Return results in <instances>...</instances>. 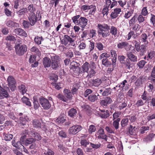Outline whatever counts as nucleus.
<instances>
[{
  "instance_id": "f257e3e1",
  "label": "nucleus",
  "mask_w": 155,
  "mask_h": 155,
  "mask_svg": "<svg viewBox=\"0 0 155 155\" xmlns=\"http://www.w3.org/2000/svg\"><path fill=\"white\" fill-rule=\"evenodd\" d=\"M97 28L98 35L104 38H106L110 35L109 30L110 29V33L115 36L117 35L118 31L117 28L114 26H112L110 28V26L106 24H98Z\"/></svg>"
},
{
  "instance_id": "f03ea898",
  "label": "nucleus",
  "mask_w": 155,
  "mask_h": 155,
  "mask_svg": "<svg viewBox=\"0 0 155 155\" xmlns=\"http://www.w3.org/2000/svg\"><path fill=\"white\" fill-rule=\"evenodd\" d=\"M15 48L16 54L20 56L23 55L27 50V47L25 44L16 43L15 46Z\"/></svg>"
},
{
  "instance_id": "7ed1b4c3",
  "label": "nucleus",
  "mask_w": 155,
  "mask_h": 155,
  "mask_svg": "<svg viewBox=\"0 0 155 155\" xmlns=\"http://www.w3.org/2000/svg\"><path fill=\"white\" fill-rule=\"evenodd\" d=\"M110 57V55L106 52L102 53L100 56V59H102V64L106 67H110L111 65H112V63H111L108 59V58Z\"/></svg>"
},
{
  "instance_id": "20e7f679",
  "label": "nucleus",
  "mask_w": 155,
  "mask_h": 155,
  "mask_svg": "<svg viewBox=\"0 0 155 155\" xmlns=\"http://www.w3.org/2000/svg\"><path fill=\"white\" fill-rule=\"evenodd\" d=\"M136 18V16L134 15L129 21V23L130 29H131L133 31H138L140 29L141 26L139 24L136 23L137 21Z\"/></svg>"
},
{
  "instance_id": "39448f33",
  "label": "nucleus",
  "mask_w": 155,
  "mask_h": 155,
  "mask_svg": "<svg viewBox=\"0 0 155 155\" xmlns=\"http://www.w3.org/2000/svg\"><path fill=\"white\" fill-rule=\"evenodd\" d=\"M75 40L68 35H64L63 38L61 40L62 44L65 45H71L73 46H75Z\"/></svg>"
},
{
  "instance_id": "423d86ee",
  "label": "nucleus",
  "mask_w": 155,
  "mask_h": 155,
  "mask_svg": "<svg viewBox=\"0 0 155 155\" xmlns=\"http://www.w3.org/2000/svg\"><path fill=\"white\" fill-rule=\"evenodd\" d=\"M24 132V133L28 134L30 137H34L36 140L39 141L41 139V137L39 134L32 130H26Z\"/></svg>"
},
{
  "instance_id": "0eeeda50",
  "label": "nucleus",
  "mask_w": 155,
  "mask_h": 155,
  "mask_svg": "<svg viewBox=\"0 0 155 155\" xmlns=\"http://www.w3.org/2000/svg\"><path fill=\"white\" fill-rule=\"evenodd\" d=\"M39 101L42 107L45 110H48L51 107V104L47 99L41 97L39 98Z\"/></svg>"
},
{
  "instance_id": "6e6552de",
  "label": "nucleus",
  "mask_w": 155,
  "mask_h": 155,
  "mask_svg": "<svg viewBox=\"0 0 155 155\" xmlns=\"http://www.w3.org/2000/svg\"><path fill=\"white\" fill-rule=\"evenodd\" d=\"M82 129V127L79 125H75L71 127L68 130L70 134L75 135L80 131Z\"/></svg>"
},
{
  "instance_id": "1a4fd4ad",
  "label": "nucleus",
  "mask_w": 155,
  "mask_h": 155,
  "mask_svg": "<svg viewBox=\"0 0 155 155\" xmlns=\"http://www.w3.org/2000/svg\"><path fill=\"white\" fill-rule=\"evenodd\" d=\"M8 85L12 91H14L16 89V82L13 77L9 76L7 79Z\"/></svg>"
},
{
  "instance_id": "9d476101",
  "label": "nucleus",
  "mask_w": 155,
  "mask_h": 155,
  "mask_svg": "<svg viewBox=\"0 0 155 155\" xmlns=\"http://www.w3.org/2000/svg\"><path fill=\"white\" fill-rule=\"evenodd\" d=\"M28 19L31 26H34L37 21L39 20L35 13H30L28 17Z\"/></svg>"
},
{
  "instance_id": "9b49d317",
  "label": "nucleus",
  "mask_w": 155,
  "mask_h": 155,
  "mask_svg": "<svg viewBox=\"0 0 155 155\" xmlns=\"http://www.w3.org/2000/svg\"><path fill=\"white\" fill-rule=\"evenodd\" d=\"M88 20L84 17H81L79 19V21L78 25L82 28V30L83 31L85 27L87 24Z\"/></svg>"
},
{
  "instance_id": "f8f14e48",
  "label": "nucleus",
  "mask_w": 155,
  "mask_h": 155,
  "mask_svg": "<svg viewBox=\"0 0 155 155\" xmlns=\"http://www.w3.org/2000/svg\"><path fill=\"white\" fill-rule=\"evenodd\" d=\"M110 54L111 56V61L112 63V66L113 68H115L117 66V54L116 51L112 50L110 51Z\"/></svg>"
},
{
  "instance_id": "ddd939ff",
  "label": "nucleus",
  "mask_w": 155,
  "mask_h": 155,
  "mask_svg": "<svg viewBox=\"0 0 155 155\" xmlns=\"http://www.w3.org/2000/svg\"><path fill=\"white\" fill-rule=\"evenodd\" d=\"M28 117L26 115H23L19 117V124L20 126L25 127L26 124V123L28 121Z\"/></svg>"
},
{
  "instance_id": "4468645a",
  "label": "nucleus",
  "mask_w": 155,
  "mask_h": 155,
  "mask_svg": "<svg viewBox=\"0 0 155 155\" xmlns=\"http://www.w3.org/2000/svg\"><path fill=\"white\" fill-rule=\"evenodd\" d=\"M124 67L128 71H131L134 67V64L133 63H131L128 59H126L125 62L124 64Z\"/></svg>"
},
{
  "instance_id": "2eb2a0df",
  "label": "nucleus",
  "mask_w": 155,
  "mask_h": 155,
  "mask_svg": "<svg viewBox=\"0 0 155 155\" xmlns=\"http://www.w3.org/2000/svg\"><path fill=\"white\" fill-rule=\"evenodd\" d=\"M14 32L16 34L21 36L26 37L27 34L25 31L21 28H17L14 30Z\"/></svg>"
},
{
  "instance_id": "dca6fc26",
  "label": "nucleus",
  "mask_w": 155,
  "mask_h": 155,
  "mask_svg": "<svg viewBox=\"0 0 155 155\" xmlns=\"http://www.w3.org/2000/svg\"><path fill=\"white\" fill-rule=\"evenodd\" d=\"M121 12L120 8H116L114 9V12H112L110 15V17L112 19L116 18L118 16V15Z\"/></svg>"
},
{
  "instance_id": "f3484780",
  "label": "nucleus",
  "mask_w": 155,
  "mask_h": 155,
  "mask_svg": "<svg viewBox=\"0 0 155 155\" xmlns=\"http://www.w3.org/2000/svg\"><path fill=\"white\" fill-rule=\"evenodd\" d=\"M145 77L140 76L135 82L136 86L137 87L140 86L145 81Z\"/></svg>"
},
{
  "instance_id": "a211bd4d",
  "label": "nucleus",
  "mask_w": 155,
  "mask_h": 155,
  "mask_svg": "<svg viewBox=\"0 0 155 155\" xmlns=\"http://www.w3.org/2000/svg\"><path fill=\"white\" fill-rule=\"evenodd\" d=\"M127 55L128 58L131 61L135 62L137 61V57L133 54L131 52H128L127 53Z\"/></svg>"
},
{
  "instance_id": "6ab92c4d",
  "label": "nucleus",
  "mask_w": 155,
  "mask_h": 155,
  "mask_svg": "<svg viewBox=\"0 0 155 155\" xmlns=\"http://www.w3.org/2000/svg\"><path fill=\"white\" fill-rule=\"evenodd\" d=\"M63 93L65 97L67 99L71 100L72 97V93L70 90L65 89L63 91Z\"/></svg>"
},
{
  "instance_id": "aec40b11",
  "label": "nucleus",
  "mask_w": 155,
  "mask_h": 155,
  "mask_svg": "<svg viewBox=\"0 0 155 155\" xmlns=\"http://www.w3.org/2000/svg\"><path fill=\"white\" fill-rule=\"evenodd\" d=\"M6 25L9 27H17L19 26V24L12 20H9L7 21Z\"/></svg>"
},
{
  "instance_id": "412c9836",
  "label": "nucleus",
  "mask_w": 155,
  "mask_h": 155,
  "mask_svg": "<svg viewBox=\"0 0 155 155\" xmlns=\"http://www.w3.org/2000/svg\"><path fill=\"white\" fill-rule=\"evenodd\" d=\"M43 64L45 67H48L50 66L51 61L49 58L45 57L43 59Z\"/></svg>"
},
{
  "instance_id": "4be33fe9",
  "label": "nucleus",
  "mask_w": 155,
  "mask_h": 155,
  "mask_svg": "<svg viewBox=\"0 0 155 155\" xmlns=\"http://www.w3.org/2000/svg\"><path fill=\"white\" fill-rule=\"evenodd\" d=\"M112 102V100L110 97H107L104 100L101 101V105L106 106L107 104H110Z\"/></svg>"
},
{
  "instance_id": "5701e85b",
  "label": "nucleus",
  "mask_w": 155,
  "mask_h": 155,
  "mask_svg": "<svg viewBox=\"0 0 155 155\" xmlns=\"http://www.w3.org/2000/svg\"><path fill=\"white\" fill-rule=\"evenodd\" d=\"M27 9V12H29L30 13H35L34 12L36 11V7L33 4H31L28 5L26 8Z\"/></svg>"
},
{
  "instance_id": "b1692460",
  "label": "nucleus",
  "mask_w": 155,
  "mask_h": 155,
  "mask_svg": "<svg viewBox=\"0 0 155 155\" xmlns=\"http://www.w3.org/2000/svg\"><path fill=\"white\" fill-rule=\"evenodd\" d=\"M77 113V110L76 109L72 108L71 109L68 111V114L69 116L71 117H76Z\"/></svg>"
},
{
  "instance_id": "393cba45",
  "label": "nucleus",
  "mask_w": 155,
  "mask_h": 155,
  "mask_svg": "<svg viewBox=\"0 0 155 155\" xmlns=\"http://www.w3.org/2000/svg\"><path fill=\"white\" fill-rule=\"evenodd\" d=\"M0 93L3 96V99L4 98H8L9 97L8 93L7 91L0 86Z\"/></svg>"
},
{
  "instance_id": "a878e982",
  "label": "nucleus",
  "mask_w": 155,
  "mask_h": 155,
  "mask_svg": "<svg viewBox=\"0 0 155 155\" xmlns=\"http://www.w3.org/2000/svg\"><path fill=\"white\" fill-rule=\"evenodd\" d=\"M101 113L100 114V116L103 118H106L110 116L109 111L107 110H101Z\"/></svg>"
},
{
  "instance_id": "bb28decb",
  "label": "nucleus",
  "mask_w": 155,
  "mask_h": 155,
  "mask_svg": "<svg viewBox=\"0 0 155 155\" xmlns=\"http://www.w3.org/2000/svg\"><path fill=\"white\" fill-rule=\"evenodd\" d=\"M148 36L145 33H143L140 36V38L141 41L144 43V44L148 45V41H147Z\"/></svg>"
},
{
  "instance_id": "cd10ccee",
  "label": "nucleus",
  "mask_w": 155,
  "mask_h": 155,
  "mask_svg": "<svg viewBox=\"0 0 155 155\" xmlns=\"http://www.w3.org/2000/svg\"><path fill=\"white\" fill-rule=\"evenodd\" d=\"M4 140L6 141H10L13 138V136L12 134L4 133L3 134Z\"/></svg>"
},
{
  "instance_id": "c85d7f7f",
  "label": "nucleus",
  "mask_w": 155,
  "mask_h": 155,
  "mask_svg": "<svg viewBox=\"0 0 155 155\" xmlns=\"http://www.w3.org/2000/svg\"><path fill=\"white\" fill-rule=\"evenodd\" d=\"M51 59L52 62H60L62 61L59 57L54 54H52V55H51Z\"/></svg>"
},
{
  "instance_id": "c756f323",
  "label": "nucleus",
  "mask_w": 155,
  "mask_h": 155,
  "mask_svg": "<svg viewBox=\"0 0 155 155\" xmlns=\"http://www.w3.org/2000/svg\"><path fill=\"white\" fill-rule=\"evenodd\" d=\"M154 136V134H150L143 139V141L146 143L151 141Z\"/></svg>"
},
{
  "instance_id": "7c9ffc66",
  "label": "nucleus",
  "mask_w": 155,
  "mask_h": 155,
  "mask_svg": "<svg viewBox=\"0 0 155 155\" xmlns=\"http://www.w3.org/2000/svg\"><path fill=\"white\" fill-rule=\"evenodd\" d=\"M80 65L79 63L76 62H73L71 65V69H72L75 72L76 70L79 69V66Z\"/></svg>"
},
{
  "instance_id": "2f4dec72",
  "label": "nucleus",
  "mask_w": 155,
  "mask_h": 155,
  "mask_svg": "<svg viewBox=\"0 0 155 155\" xmlns=\"http://www.w3.org/2000/svg\"><path fill=\"white\" fill-rule=\"evenodd\" d=\"M36 140L35 139L33 138H30L27 139L25 141V146H28L35 143Z\"/></svg>"
},
{
  "instance_id": "473e14b6",
  "label": "nucleus",
  "mask_w": 155,
  "mask_h": 155,
  "mask_svg": "<svg viewBox=\"0 0 155 155\" xmlns=\"http://www.w3.org/2000/svg\"><path fill=\"white\" fill-rule=\"evenodd\" d=\"M90 65L88 63L86 62L82 66V68L84 72H87L88 71Z\"/></svg>"
},
{
  "instance_id": "72a5a7b5",
  "label": "nucleus",
  "mask_w": 155,
  "mask_h": 155,
  "mask_svg": "<svg viewBox=\"0 0 155 155\" xmlns=\"http://www.w3.org/2000/svg\"><path fill=\"white\" fill-rule=\"evenodd\" d=\"M33 125L34 127L39 128L41 127V123L38 120L35 119L33 120Z\"/></svg>"
},
{
  "instance_id": "f704fd0d",
  "label": "nucleus",
  "mask_w": 155,
  "mask_h": 155,
  "mask_svg": "<svg viewBox=\"0 0 155 155\" xmlns=\"http://www.w3.org/2000/svg\"><path fill=\"white\" fill-rule=\"evenodd\" d=\"M87 99L91 102H94L97 100L98 97L95 94H91L88 96Z\"/></svg>"
},
{
  "instance_id": "c9c22d12",
  "label": "nucleus",
  "mask_w": 155,
  "mask_h": 155,
  "mask_svg": "<svg viewBox=\"0 0 155 155\" xmlns=\"http://www.w3.org/2000/svg\"><path fill=\"white\" fill-rule=\"evenodd\" d=\"M92 84L93 86L95 87H98L102 83L101 80L99 78H97L92 80Z\"/></svg>"
},
{
  "instance_id": "e433bc0d",
  "label": "nucleus",
  "mask_w": 155,
  "mask_h": 155,
  "mask_svg": "<svg viewBox=\"0 0 155 155\" xmlns=\"http://www.w3.org/2000/svg\"><path fill=\"white\" fill-rule=\"evenodd\" d=\"M27 12V9L25 8H23L21 9L17 12V13L18 16L20 17L22 15L25 14V13Z\"/></svg>"
},
{
  "instance_id": "4c0bfd02",
  "label": "nucleus",
  "mask_w": 155,
  "mask_h": 155,
  "mask_svg": "<svg viewBox=\"0 0 155 155\" xmlns=\"http://www.w3.org/2000/svg\"><path fill=\"white\" fill-rule=\"evenodd\" d=\"M124 48L127 51H129L130 50L131 48H133L134 51H135L134 50L135 47H134L132 46L131 45L129 44L126 41L125 42Z\"/></svg>"
},
{
  "instance_id": "58836bf2",
  "label": "nucleus",
  "mask_w": 155,
  "mask_h": 155,
  "mask_svg": "<svg viewBox=\"0 0 155 155\" xmlns=\"http://www.w3.org/2000/svg\"><path fill=\"white\" fill-rule=\"evenodd\" d=\"M43 39L42 36L39 37L36 36L34 38V41L36 44L38 45H39L41 44L42 41H43Z\"/></svg>"
},
{
  "instance_id": "ea45409f",
  "label": "nucleus",
  "mask_w": 155,
  "mask_h": 155,
  "mask_svg": "<svg viewBox=\"0 0 155 155\" xmlns=\"http://www.w3.org/2000/svg\"><path fill=\"white\" fill-rule=\"evenodd\" d=\"M56 97L60 100L63 102H67L68 101V100L65 97L64 95H63L61 94H59L56 96Z\"/></svg>"
},
{
  "instance_id": "a19ab883",
  "label": "nucleus",
  "mask_w": 155,
  "mask_h": 155,
  "mask_svg": "<svg viewBox=\"0 0 155 155\" xmlns=\"http://www.w3.org/2000/svg\"><path fill=\"white\" fill-rule=\"evenodd\" d=\"M148 45L144 44L141 45L140 51V55H143L144 53L146 51V47Z\"/></svg>"
},
{
  "instance_id": "79ce46f5",
  "label": "nucleus",
  "mask_w": 155,
  "mask_h": 155,
  "mask_svg": "<svg viewBox=\"0 0 155 155\" xmlns=\"http://www.w3.org/2000/svg\"><path fill=\"white\" fill-rule=\"evenodd\" d=\"M18 88L22 94H24L27 91L25 86L23 84H21L18 86Z\"/></svg>"
},
{
  "instance_id": "37998d69",
  "label": "nucleus",
  "mask_w": 155,
  "mask_h": 155,
  "mask_svg": "<svg viewBox=\"0 0 155 155\" xmlns=\"http://www.w3.org/2000/svg\"><path fill=\"white\" fill-rule=\"evenodd\" d=\"M120 118H117L116 120H115L113 122V125L116 130H117L119 128V122L120 121Z\"/></svg>"
},
{
  "instance_id": "c03bdc74",
  "label": "nucleus",
  "mask_w": 155,
  "mask_h": 155,
  "mask_svg": "<svg viewBox=\"0 0 155 155\" xmlns=\"http://www.w3.org/2000/svg\"><path fill=\"white\" fill-rule=\"evenodd\" d=\"M21 100L25 104L27 105L30 107L31 106V104L29 101V99L27 97H24L22 98Z\"/></svg>"
},
{
  "instance_id": "a18cd8bd",
  "label": "nucleus",
  "mask_w": 155,
  "mask_h": 155,
  "mask_svg": "<svg viewBox=\"0 0 155 155\" xmlns=\"http://www.w3.org/2000/svg\"><path fill=\"white\" fill-rule=\"evenodd\" d=\"M150 127L147 126H142L139 130V131L141 134L145 133L146 131L149 130Z\"/></svg>"
},
{
  "instance_id": "49530a36",
  "label": "nucleus",
  "mask_w": 155,
  "mask_h": 155,
  "mask_svg": "<svg viewBox=\"0 0 155 155\" xmlns=\"http://www.w3.org/2000/svg\"><path fill=\"white\" fill-rule=\"evenodd\" d=\"M34 108L35 110L38 109L40 106L38 99L36 98H33Z\"/></svg>"
},
{
  "instance_id": "de8ad7c7",
  "label": "nucleus",
  "mask_w": 155,
  "mask_h": 155,
  "mask_svg": "<svg viewBox=\"0 0 155 155\" xmlns=\"http://www.w3.org/2000/svg\"><path fill=\"white\" fill-rule=\"evenodd\" d=\"M45 155H54V153L50 149L47 148V150H45L44 151Z\"/></svg>"
},
{
  "instance_id": "09e8293b",
  "label": "nucleus",
  "mask_w": 155,
  "mask_h": 155,
  "mask_svg": "<svg viewBox=\"0 0 155 155\" xmlns=\"http://www.w3.org/2000/svg\"><path fill=\"white\" fill-rule=\"evenodd\" d=\"M60 62H52L51 64V67L54 70H57L60 67Z\"/></svg>"
},
{
  "instance_id": "8fccbe9b",
  "label": "nucleus",
  "mask_w": 155,
  "mask_h": 155,
  "mask_svg": "<svg viewBox=\"0 0 155 155\" xmlns=\"http://www.w3.org/2000/svg\"><path fill=\"white\" fill-rule=\"evenodd\" d=\"M80 17V15L75 16L72 18L73 22L75 25H78L79 21V19Z\"/></svg>"
},
{
  "instance_id": "3c124183",
  "label": "nucleus",
  "mask_w": 155,
  "mask_h": 155,
  "mask_svg": "<svg viewBox=\"0 0 155 155\" xmlns=\"http://www.w3.org/2000/svg\"><path fill=\"white\" fill-rule=\"evenodd\" d=\"M111 91L110 88H107L105 89L102 93V95L103 96H107L109 94H110Z\"/></svg>"
},
{
  "instance_id": "603ef678",
  "label": "nucleus",
  "mask_w": 155,
  "mask_h": 155,
  "mask_svg": "<svg viewBox=\"0 0 155 155\" xmlns=\"http://www.w3.org/2000/svg\"><path fill=\"white\" fill-rule=\"evenodd\" d=\"M134 10L131 9L129 11H127V13H126L124 15V17L125 18L128 19L132 15L133 13Z\"/></svg>"
},
{
  "instance_id": "864d4df0",
  "label": "nucleus",
  "mask_w": 155,
  "mask_h": 155,
  "mask_svg": "<svg viewBox=\"0 0 155 155\" xmlns=\"http://www.w3.org/2000/svg\"><path fill=\"white\" fill-rule=\"evenodd\" d=\"M128 122V118H125L123 119L121 121V125L122 127H124L127 126Z\"/></svg>"
},
{
  "instance_id": "5fc2aeb1",
  "label": "nucleus",
  "mask_w": 155,
  "mask_h": 155,
  "mask_svg": "<svg viewBox=\"0 0 155 155\" xmlns=\"http://www.w3.org/2000/svg\"><path fill=\"white\" fill-rule=\"evenodd\" d=\"M65 119L62 116H59L56 120V122L58 123L61 124L64 123L65 121Z\"/></svg>"
},
{
  "instance_id": "6e6d98bb",
  "label": "nucleus",
  "mask_w": 155,
  "mask_h": 155,
  "mask_svg": "<svg viewBox=\"0 0 155 155\" xmlns=\"http://www.w3.org/2000/svg\"><path fill=\"white\" fill-rule=\"evenodd\" d=\"M118 59L121 64H124L125 62L126 57L124 55L118 56Z\"/></svg>"
},
{
  "instance_id": "4d7b16f0",
  "label": "nucleus",
  "mask_w": 155,
  "mask_h": 155,
  "mask_svg": "<svg viewBox=\"0 0 155 155\" xmlns=\"http://www.w3.org/2000/svg\"><path fill=\"white\" fill-rule=\"evenodd\" d=\"M49 78L53 81L56 82L58 79V76L57 75L54 74H52L50 75Z\"/></svg>"
},
{
  "instance_id": "13d9d810",
  "label": "nucleus",
  "mask_w": 155,
  "mask_h": 155,
  "mask_svg": "<svg viewBox=\"0 0 155 155\" xmlns=\"http://www.w3.org/2000/svg\"><path fill=\"white\" fill-rule=\"evenodd\" d=\"M155 56V52L153 51H150L148 53V56L147 57V58H148L147 60H148V59L150 60L152 59Z\"/></svg>"
},
{
  "instance_id": "bf43d9fd",
  "label": "nucleus",
  "mask_w": 155,
  "mask_h": 155,
  "mask_svg": "<svg viewBox=\"0 0 155 155\" xmlns=\"http://www.w3.org/2000/svg\"><path fill=\"white\" fill-rule=\"evenodd\" d=\"M96 128L95 126L93 125H91L90 126L88 129V132L89 133L91 134L93 132L95 131Z\"/></svg>"
},
{
  "instance_id": "052dcab7",
  "label": "nucleus",
  "mask_w": 155,
  "mask_h": 155,
  "mask_svg": "<svg viewBox=\"0 0 155 155\" xmlns=\"http://www.w3.org/2000/svg\"><path fill=\"white\" fill-rule=\"evenodd\" d=\"M86 47V45L84 42L80 41V44L78 46V48L80 50L81 49H84Z\"/></svg>"
},
{
  "instance_id": "680f3d73",
  "label": "nucleus",
  "mask_w": 155,
  "mask_h": 155,
  "mask_svg": "<svg viewBox=\"0 0 155 155\" xmlns=\"http://www.w3.org/2000/svg\"><path fill=\"white\" fill-rule=\"evenodd\" d=\"M135 127H134V128H133V126L130 125L128 128V130L129 134L131 135H134L136 133L134 132V129Z\"/></svg>"
},
{
  "instance_id": "e2e57ef3",
  "label": "nucleus",
  "mask_w": 155,
  "mask_h": 155,
  "mask_svg": "<svg viewBox=\"0 0 155 155\" xmlns=\"http://www.w3.org/2000/svg\"><path fill=\"white\" fill-rule=\"evenodd\" d=\"M87 73H88L87 76H89L90 77H91L94 75L96 73V72L94 69H91V70L89 71H88Z\"/></svg>"
},
{
  "instance_id": "0e129e2a",
  "label": "nucleus",
  "mask_w": 155,
  "mask_h": 155,
  "mask_svg": "<svg viewBox=\"0 0 155 155\" xmlns=\"http://www.w3.org/2000/svg\"><path fill=\"white\" fill-rule=\"evenodd\" d=\"M81 145L84 147H86L89 144V142L86 140H82L81 141Z\"/></svg>"
},
{
  "instance_id": "69168bd1",
  "label": "nucleus",
  "mask_w": 155,
  "mask_h": 155,
  "mask_svg": "<svg viewBox=\"0 0 155 155\" xmlns=\"http://www.w3.org/2000/svg\"><path fill=\"white\" fill-rule=\"evenodd\" d=\"M96 47L100 51H101L103 49V45L101 42L97 43H96Z\"/></svg>"
},
{
  "instance_id": "338daca9",
  "label": "nucleus",
  "mask_w": 155,
  "mask_h": 155,
  "mask_svg": "<svg viewBox=\"0 0 155 155\" xmlns=\"http://www.w3.org/2000/svg\"><path fill=\"white\" fill-rule=\"evenodd\" d=\"M23 26L25 28H28L30 26V22L28 21L24 20L22 23Z\"/></svg>"
},
{
  "instance_id": "774afa93",
  "label": "nucleus",
  "mask_w": 155,
  "mask_h": 155,
  "mask_svg": "<svg viewBox=\"0 0 155 155\" xmlns=\"http://www.w3.org/2000/svg\"><path fill=\"white\" fill-rule=\"evenodd\" d=\"M4 12L5 14L8 16H11L12 12L7 8H4Z\"/></svg>"
}]
</instances>
